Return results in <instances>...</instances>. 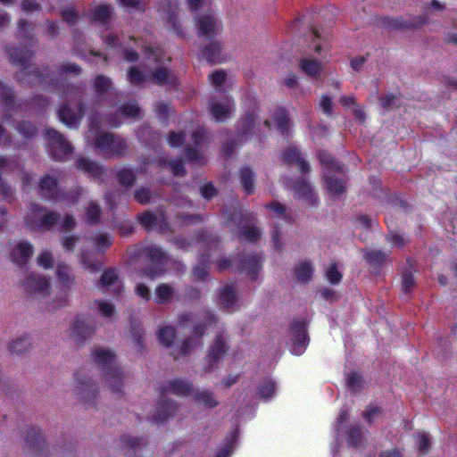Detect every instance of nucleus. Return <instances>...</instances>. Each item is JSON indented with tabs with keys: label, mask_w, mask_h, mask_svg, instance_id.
Segmentation results:
<instances>
[{
	"label": "nucleus",
	"mask_w": 457,
	"mask_h": 457,
	"mask_svg": "<svg viewBox=\"0 0 457 457\" xmlns=\"http://www.w3.org/2000/svg\"><path fill=\"white\" fill-rule=\"evenodd\" d=\"M81 72L82 69L79 64L66 62L59 66V76L50 79L51 85L60 93L61 97L65 99L58 109V116L60 120L70 129L78 128L86 113V105L83 102L85 84L71 83L61 75L72 73L79 76Z\"/></svg>",
	"instance_id": "1"
},
{
	"label": "nucleus",
	"mask_w": 457,
	"mask_h": 457,
	"mask_svg": "<svg viewBox=\"0 0 457 457\" xmlns=\"http://www.w3.org/2000/svg\"><path fill=\"white\" fill-rule=\"evenodd\" d=\"M192 390V383L180 378H174L167 386H161L160 400L157 403L156 411L151 418V421L154 424H162L170 417L175 415L178 411L179 406L176 402L166 398L168 392L177 396H188L191 395Z\"/></svg>",
	"instance_id": "2"
},
{
	"label": "nucleus",
	"mask_w": 457,
	"mask_h": 457,
	"mask_svg": "<svg viewBox=\"0 0 457 457\" xmlns=\"http://www.w3.org/2000/svg\"><path fill=\"white\" fill-rule=\"evenodd\" d=\"M6 52L9 54L10 61L17 66L21 67V71L17 74L19 81H27L35 85H43L47 81L50 77V68L45 67L44 71H39L38 68L28 71L29 62L33 57V51L28 47H6Z\"/></svg>",
	"instance_id": "3"
},
{
	"label": "nucleus",
	"mask_w": 457,
	"mask_h": 457,
	"mask_svg": "<svg viewBox=\"0 0 457 457\" xmlns=\"http://www.w3.org/2000/svg\"><path fill=\"white\" fill-rule=\"evenodd\" d=\"M93 361L103 371L104 381L112 393L119 394L123 387L124 375L120 367L115 364V354L108 349H96L92 352Z\"/></svg>",
	"instance_id": "4"
},
{
	"label": "nucleus",
	"mask_w": 457,
	"mask_h": 457,
	"mask_svg": "<svg viewBox=\"0 0 457 457\" xmlns=\"http://www.w3.org/2000/svg\"><path fill=\"white\" fill-rule=\"evenodd\" d=\"M134 255L145 257V265L140 270L142 277L154 279L165 272L167 255L161 247L154 245L137 246Z\"/></svg>",
	"instance_id": "5"
},
{
	"label": "nucleus",
	"mask_w": 457,
	"mask_h": 457,
	"mask_svg": "<svg viewBox=\"0 0 457 457\" xmlns=\"http://www.w3.org/2000/svg\"><path fill=\"white\" fill-rule=\"evenodd\" d=\"M60 218L57 212L47 210L45 206L32 203L29 212L25 218V224L29 229L33 231L50 230L59 222Z\"/></svg>",
	"instance_id": "6"
},
{
	"label": "nucleus",
	"mask_w": 457,
	"mask_h": 457,
	"mask_svg": "<svg viewBox=\"0 0 457 457\" xmlns=\"http://www.w3.org/2000/svg\"><path fill=\"white\" fill-rule=\"evenodd\" d=\"M95 147L104 155L122 157L127 154L128 144L120 136L111 132H99L96 135Z\"/></svg>",
	"instance_id": "7"
},
{
	"label": "nucleus",
	"mask_w": 457,
	"mask_h": 457,
	"mask_svg": "<svg viewBox=\"0 0 457 457\" xmlns=\"http://www.w3.org/2000/svg\"><path fill=\"white\" fill-rule=\"evenodd\" d=\"M45 136L47 140L49 155L56 162L68 160L73 153V147L64 136L53 128L46 129Z\"/></svg>",
	"instance_id": "8"
},
{
	"label": "nucleus",
	"mask_w": 457,
	"mask_h": 457,
	"mask_svg": "<svg viewBox=\"0 0 457 457\" xmlns=\"http://www.w3.org/2000/svg\"><path fill=\"white\" fill-rule=\"evenodd\" d=\"M228 351V345H227L223 335L220 333L217 334L213 343L210 345L207 355L204 360V372L211 373L218 369L219 362L223 359Z\"/></svg>",
	"instance_id": "9"
},
{
	"label": "nucleus",
	"mask_w": 457,
	"mask_h": 457,
	"mask_svg": "<svg viewBox=\"0 0 457 457\" xmlns=\"http://www.w3.org/2000/svg\"><path fill=\"white\" fill-rule=\"evenodd\" d=\"M237 270L245 272L253 280L257 278L262 268V259L255 253H241L234 257Z\"/></svg>",
	"instance_id": "10"
},
{
	"label": "nucleus",
	"mask_w": 457,
	"mask_h": 457,
	"mask_svg": "<svg viewBox=\"0 0 457 457\" xmlns=\"http://www.w3.org/2000/svg\"><path fill=\"white\" fill-rule=\"evenodd\" d=\"M290 330L293 336L292 353L301 355L310 342L305 320L295 319L290 324Z\"/></svg>",
	"instance_id": "11"
},
{
	"label": "nucleus",
	"mask_w": 457,
	"mask_h": 457,
	"mask_svg": "<svg viewBox=\"0 0 457 457\" xmlns=\"http://www.w3.org/2000/svg\"><path fill=\"white\" fill-rule=\"evenodd\" d=\"M197 36L199 38L213 39L220 32V26L217 18L211 13L199 14L195 17Z\"/></svg>",
	"instance_id": "12"
},
{
	"label": "nucleus",
	"mask_w": 457,
	"mask_h": 457,
	"mask_svg": "<svg viewBox=\"0 0 457 457\" xmlns=\"http://www.w3.org/2000/svg\"><path fill=\"white\" fill-rule=\"evenodd\" d=\"M96 329L95 321L85 316H78L71 326V337L78 345H84Z\"/></svg>",
	"instance_id": "13"
},
{
	"label": "nucleus",
	"mask_w": 457,
	"mask_h": 457,
	"mask_svg": "<svg viewBox=\"0 0 457 457\" xmlns=\"http://www.w3.org/2000/svg\"><path fill=\"white\" fill-rule=\"evenodd\" d=\"M75 379L77 381V387L80 400L85 404H95V401L99 393L98 386L93 383L91 378L85 376L81 371L75 373Z\"/></svg>",
	"instance_id": "14"
},
{
	"label": "nucleus",
	"mask_w": 457,
	"mask_h": 457,
	"mask_svg": "<svg viewBox=\"0 0 457 457\" xmlns=\"http://www.w3.org/2000/svg\"><path fill=\"white\" fill-rule=\"evenodd\" d=\"M234 111L235 104L230 96H226L221 103L213 102L210 106L211 114L218 122H224Z\"/></svg>",
	"instance_id": "15"
},
{
	"label": "nucleus",
	"mask_w": 457,
	"mask_h": 457,
	"mask_svg": "<svg viewBox=\"0 0 457 457\" xmlns=\"http://www.w3.org/2000/svg\"><path fill=\"white\" fill-rule=\"evenodd\" d=\"M282 159L287 164L297 165L303 174H306L311 170L310 164L302 156L300 150L295 146L287 147L282 153Z\"/></svg>",
	"instance_id": "16"
},
{
	"label": "nucleus",
	"mask_w": 457,
	"mask_h": 457,
	"mask_svg": "<svg viewBox=\"0 0 457 457\" xmlns=\"http://www.w3.org/2000/svg\"><path fill=\"white\" fill-rule=\"evenodd\" d=\"M428 22V18L424 15H419L411 21H404L403 18H386L384 21L385 26L394 29H418Z\"/></svg>",
	"instance_id": "17"
},
{
	"label": "nucleus",
	"mask_w": 457,
	"mask_h": 457,
	"mask_svg": "<svg viewBox=\"0 0 457 457\" xmlns=\"http://www.w3.org/2000/svg\"><path fill=\"white\" fill-rule=\"evenodd\" d=\"M257 114L253 112H245L237 121V131L238 137L244 139L255 132Z\"/></svg>",
	"instance_id": "18"
},
{
	"label": "nucleus",
	"mask_w": 457,
	"mask_h": 457,
	"mask_svg": "<svg viewBox=\"0 0 457 457\" xmlns=\"http://www.w3.org/2000/svg\"><path fill=\"white\" fill-rule=\"evenodd\" d=\"M23 287L28 294H45L48 292L50 283L45 277L32 273L23 281Z\"/></svg>",
	"instance_id": "19"
},
{
	"label": "nucleus",
	"mask_w": 457,
	"mask_h": 457,
	"mask_svg": "<svg viewBox=\"0 0 457 457\" xmlns=\"http://www.w3.org/2000/svg\"><path fill=\"white\" fill-rule=\"evenodd\" d=\"M38 187L42 195L48 200L56 201L61 198L58 189V180L49 174H46L40 179Z\"/></svg>",
	"instance_id": "20"
},
{
	"label": "nucleus",
	"mask_w": 457,
	"mask_h": 457,
	"mask_svg": "<svg viewBox=\"0 0 457 457\" xmlns=\"http://www.w3.org/2000/svg\"><path fill=\"white\" fill-rule=\"evenodd\" d=\"M151 81L157 86H177L179 84L177 76L163 66H158L151 71Z\"/></svg>",
	"instance_id": "21"
},
{
	"label": "nucleus",
	"mask_w": 457,
	"mask_h": 457,
	"mask_svg": "<svg viewBox=\"0 0 457 457\" xmlns=\"http://www.w3.org/2000/svg\"><path fill=\"white\" fill-rule=\"evenodd\" d=\"M209 43L201 48L202 57L209 63L221 62L222 44L216 37L207 39Z\"/></svg>",
	"instance_id": "22"
},
{
	"label": "nucleus",
	"mask_w": 457,
	"mask_h": 457,
	"mask_svg": "<svg viewBox=\"0 0 457 457\" xmlns=\"http://www.w3.org/2000/svg\"><path fill=\"white\" fill-rule=\"evenodd\" d=\"M0 103L6 112H17L21 107V104H17L13 87L2 81H0Z\"/></svg>",
	"instance_id": "23"
},
{
	"label": "nucleus",
	"mask_w": 457,
	"mask_h": 457,
	"mask_svg": "<svg viewBox=\"0 0 457 457\" xmlns=\"http://www.w3.org/2000/svg\"><path fill=\"white\" fill-rule=\"evenodd\" d=\"M33 253V246L29 242L19 243L11 253L12 261L19 267L25 266Z\"/></svg>",
	"instance_id": "24"
},
{
	"label": "nucleus",
	"mask_w": 457,
	"mask_h": 457,
	"mask_svg": "<svg viewBox=\"0 0 457 457\" xmlns=\"http://www.w3.org/2000/svg\"><path fill=\"white\" fill-rule=\"evenodd\" d=\"M368 432L361 424H354L345 431V441L353 448L358 449L362 446L365 434Z\"/></svg>",
	"instance_id": "25"
},
{
	"label": "nucleus",
	"mask_w": 457,
	"mask_h": 457,
	"mask_svg": "<svg viewBox=\"0 0 457 457\" xmlns=\"http://www.w3.org/2000/svg\"><path fill=\"white\" fill-rule=\"evenodd\" d=\"M77 169L94 179H101L104 174V169L102 165L86 157H79L77 160Z\"/></svg>",
	"instance_id": "26"
},
{
	"label": "nucleus",
	"mask_w": 457,
	"mask_h": 457,
	"mask_svg": "<svg viewBox=\"0 0 457 457\" xmlns=\"http://www.w3.org/2000/svg\"><path fill=\"white\" fill-rule=\"evenodd\" d=\"M294 189L296 197L304 199L311 205L317 204L318 198L313 193L311 185L304 179H297L295 182Z\"/></svg>",
	"instance_id": "27"
},
{
	"label": "nucleus",
	"mask_w": 457,
	"mask_h": 457,
	"mask_svg": "<svg viewBox=\"0 0 457 457\" xmlns=\"http://www.w3.org/2000/svg\"><path fill=\"white\" fill-rule=\"evenodd\" d=\"M25 442L29 450L41 452L46 445V440L42 436L41 430L36 428H29L27 430Z\"/></svg>",
	"instance_id": "28"
},
{
	"label": "nucleus",
	"mask_w": 457,
	"mask_h": 457,
	"mask_svg": "<svg viewBox=\"0 0 457 457\" xmlns=\"http://www.w3.org/2000/svg\"><path fill=\"white\" fill-rule=\"evenodd\" d=\"M217 316L209 310L203 312V319L192 328V333L198 338H202L208 327L217 323Z\"/></svg>",
	"instance_id": "29"
},
{
	"label": "nucleus",
	"mask_w": 457,
	"mask_h": 457,
	"mask_svg": "<svg viewBox=\"0 0 457 457\" xmlns=\"http://www.w3.org/2000/svg\"><path fill=\"white\" fill-rule=\"evenodd\" d=\"M219 298L222 307L228 312H231L236 310L235 306L237 303V296L235 287L233 286L228 285L220 289Z\"/></svg>",
	"instance_id": "30"
},
{
	"label": "nucleus",
	"mask_w": 457,
	"mask_h": 457,
	"mask_svg": "<svg viewBox=\"0 0 457 457\" xmlns=\"http://www.w3.org/2000/svg\"><path fill=\"white\" fill-rule=\"evenodd\" d=\"M120 443L122 447L136 455L138 452H141L143 447L147 445V441L144 437L130 436L124 435L120 437Z\"/></svg>",
	"instance_id": "31"
},
{
	"label": "nucleus",
	"mask_w": 457,
	"mask_h": 457,
	"mask_svg": "<svg viewBox=\"0 0 457 457\" xmlns=\"http://www.w3.org/2000/svg\"><path fill=\"white\" fill-rule=\"evenodd\" d=\"M272 118L276 122L277 128L283 136L289 133V117L288 112L284 107H277L273 112Z\"/></svg>",
	"instance_id": "32"
},
{
	"label": "nucleus",
	"mask_w": 457,
	"mask_h": 457,
	"mask_svg": "<svg viewBox=\"0 0 457 457\" xmlns=\"http://www.w3.org/2000/svg\"><path fill=\"white\" fill-rule=\"evenodd\" d=\"M92 86L96 94L102 96L112 89L113 83L108 76L98 74L93 79Z\"/></svg>",
	"instance_id": "33"
},
{
	"label": "nucleus",
	"mask_w": 457,
	"mask_h": 457,
	"mask_svg": "<svg viewBox=\"0 0 457 457\" xmlns=\"http://www.w3.org/2000/svg\"><path fill=\"white\" fill-rule=\"evenodd\" d=\"M388 254L381 250H367L364 253V260L370 266L380 269L386 263Z\"/></svg>",
	"instance_id": "34"
},
{
	"label": "nucleus",
	"mask_w": 457,
	"mask_h": 457,
	"mask_svg": "<svg viewBox=\"0 0 457 457\" xmlns=\"http://www.w3.org/2000/svg\"><path fill=\"white\" fill-rule=\"evenodd\" d=\"M210 256L209 251L200 253L198 264L193 269V275L197 280L203 281L206 279L210 266Z\"/></svg>",
	"instance_id": "35"
},
{
	"label": "nucleus",
	"mask_w": 457,
	"mask_h": 457,
	"mask_svg": "<svg viewBox=\"0 0 457 457\" xmlns=\"http://www.w3.org/2000/svg\"><path fill=\"white\" fill-rule=\"evenodd\" d=\"M56 275L62 287L70 289L74 283V277L71 274V268L65 262H58Z\"/></svg>",
	"instance_id": "36"
},
{
	"label": "nucleus",
	"mask_w": 457,
	"mask_h": 457,
	"mask_svg": "<svg viewBox=\"0 0 457 457\" xmlns=\"http://www.w3.org/2000/svg\"><path fill=\"white\" fill-rule=\"evenodd\" d=\"M239 179L245 194H253L255 176L253 170L247 166L243 167L239 172Z\"/></svg>",
	"instance_id": "37"
},
{
	"label": "nucleus",
	"mask_w": 457,
	"mask_h": 457,
	"mask_svg": "<svg viewBox=\"0 0 457 457\" xmlns=\"http://www.w3.org/2000/svg\"><path fill=\"white\" fill-rule=\"evenodd\" d=\"M102 215L101 206L94 202L90 201L85 212V221L89 226H96L100 222Z\"/></svg>",
	"instance_id": "38"
},
{
	"label": "nucleus",
	"mask_w": 457,
	"mask_h": 457,
	"mask_svg": "<svg viewBox=\"0 0 457 457\" xmlns=\"http://www.w3.org/2000/svg\"><path fill=\"white\" fill-rule=\"evenodd\" d=\"M326 187L333 196L340 195L345 192V181L333 175L326 176Z\"/></svg>",
	"instance_id": "39"
},
{
	"label": "nucleus",
	"mask_w": 457,
	"mask_h": 457,
	"mask_svg": "<svg viewBox=\"0 0 457 457\" xmlns=\"http://www.w3.org/2000/svg\"><path fill=\"white\" fill-rule=\"evenodd\" d=\"M299 68L303 72L312 78L318 77L322 69L319 61L309 58L301 59Z\"/></svg>",
	"instance_id": "40"
},
{
	"label": "nucleus",
	"mask_w": 457,
	"mask_h": 457,
	"mask_svg": "<svg viewBox=\"0 0 457 457\" xmlns=\"http://www.w3.org/2000/svg\"><path fill=\"white\" fill-rule=\"evenodd\" d=\"M313 274V269L309 262H302L295 267V275L296 279L307 284L311 281Z\"/></svg>",
	"instance_id": "41"
},
{
	"label": "nucleus",
	"mask_w": 457,
	"mask_h": 457,
	"mask_svg": "<svg viewBox=\"0 0 457 457\" xmlns=\"http://www.w3.org/2000/svg\"><path fill=\"white\" fill-rule=\"evenodd\" d=\"M318 158L322 165L325 166L326 169L336 170L339 173L344 172L345 165L337 161L331 154L325 151H320L318 154Z\"/></svg>",
	"instance_id": "42"
},
{
	"label": "nucleus",
	"mask_w": 457,
	"mask_h": 457,
	"mask_svg": "<svg viewBox=\"0 0 457 457\" xmlns=\"http://www.w3.org/2000/svg\"><path fill=\"white\" fill-rule=\"evenodd\" d=\"M155 302L158 304L170 303L174 296V288L165 283L159 284L155 288Z\"/></svg>",
	"instance_id": "43"
},
{
	"label": "nucleus",
	"mask_w": 457,
	"mask_h": 457,
	"mask_svg": "<svg viewBox=\"0 0 457 457\" xmlns=\"http://www.w3.org/2000/svg\"><path fill=\"white\" fill-rule=\"evenodd\" d=\"M112 16V8L107 4H101L92 12V21L103 25L109 23Z\"/></svg>",
	"instance_id": "44"
},
{
	"label": "nucleus",
	"mask_w": 457,
	"mask_h": 457,
	"mask_svg": "<svg viewBox=\"0 0 457 457\" xmlns=\"http://www.w3.org/2000/svg\"><path fill=\"white\" fill-rule=\"evenodd\" d=\"M80 260L83 267L91 273L97 272L102 266V262L95 259V253L92 252L81 251Z\"/></svg>",
	"instance_id": "45"
},
{
	"label": "nucleus",
	"mask_w": 457,
	"mask_h": 457,
	"mask_svg": "<svg viewBox=\"0 0 457 457\" xmlns=\"http://www.w3.org/2000/svg\"><path fill=\"white\" fill-rule=\"evenodd\" d=\"M308 39L311 41V44L308 45V50H305V54L312 55L311 50L313 49L314 53L318 55H321L324 52V47L321 44V37L317 29H313L308 35Z\"/></svg>",
	"instance_id": "46"
},
{
	"label": "nucleus",
	"mask_w": 457,
	"mask_h": 457,
	"mask_svg": "<svg viewBox=\"0 0 457 457\" xmlns=\"http://www.w3.org/2000/svg\"><path fill=\"white\" fill-rule=\"evenodd\" d=\"M119 184L124 187H131L137 179V175L131 168H122L116 174Z\"/></svg>",
	"instance_id": "47"
},
{
	"label": "nucleus",
	"mask_w": 457,
	"mask_h": 457,
	"mask_svg": "<svg viewBox=\"0 0 457 457\" xmlns=\"http://www.w3.org/2000/svg\"><path fill=\"white\" fill-rule=\"evenodd\" d=\"M16 129L18 133L27 140L36 137L38 132L37 126L29 120L18 122Z\"/></svg>",
	"instance_id": "48"
},
{
	"label": "nucleus",
	"mask_w": 457,
	"mask_h": 457,
	"mask_svg": "<svg viewBox=\"0 0 457 457\" xmlns=\"http://www.w3.org/2000/svg\"><path fill=\"white\" fill-rule=\"evenodd\" d=\"M157 337L162 345L165 347H170L172 345L175 337H176V330L171 326H164L161 328L157 333Z\"/></svg>",
	"instance_id": "49"
},
{
	"label": "nucleus",
	"mask_w": 457,
	"mask_h": 457,
	"mask_svg": "<svg viewBox=\"0 0 457 457\" xmlns=\"http://www.w3.org/2000/svg\"><path fill=\"white\" fill-rule=\"evenodd\" d=\"M17 38L24 39L28 41L29 46H32L34 36L32 34V29L30 23L24 19H20L18 21L17 28Z\"/></svg>",
	"instance_id": "50"
},
{
	"label": "nucleus",
	"mask_w": 457,
	"mask_h": 457,
	"mask_svg": "<svg viewBox=\"0 0 457 457\" xmlns=\"http://www.w3.org/2000/svg\"><path fill=\"white\" fill-rule=\"evenodd\" d=\"M261 237L260 230L255 227L244 226L240 228L238 238L240 241H247L250 243L256 242Z\"/></svg>",
	"instance_id": "51"
},
{
	"label": "nucleus",
	"mask_w": 457,
	"mask_h": 457,
	"mask_svg": "<svg viewBox=\"0 0 457 457\" xmlns=\"http://www.w3.org/2000/svg\"><path fill=\"white\" fill-rule=\"evenodd\" d=\"M127 77L132 86H140L147 80V76L137 66H131L129 69Z\"/></svg>",
	"instance_id": "52"
},
{
	"label": "nucleus",
	"mask_w": 457,
	"mask_h": 457,
	"mask_svg": "<svg viewBox=\"0 0 457 457\" xmlns=\"http://www.w3.org/2000/svg\"><path fill=\"white\" fill-rule=\"evenodd\" d=\"M160 165H166L168 164L171 170L172 174L175 177H184L187 173V170L185 169V165L182 160H171V161H166L164 159H160L159 161Z\"/></svg>",
	"instance_id": "53"
},
{
	"label": "nucleus",
	"mask_w": 457,
	"mask_h": 457,
	"mask_svg": "<svg viewBox=\"0 0 457 457\" xmlns=\"http://www.w3.org/2000/svg\"><path fill=\"white\" fill-rule=\"evenodd\" d=\"M119 280L118 271L115 268H109L104 270L101 279L100 287H107L114 285Z\"/></svg>",
	"instance_id": "54"
},
{
	"label": "nucleus",
	"mask_w": 457,
	"mask_h": 457,
	"mask_svg": "<svg viewBox=\"0 0 457 457\" xmlns=\"http://www.w3.org/2000/svg\"><path fill=\"white\" fill-rule=\"evenodd\" d=\"M415 285V279L414 276L411 270L405 269L403 270L402 273V281H401V287L402 291L405 295H409L411 293L413 287Z\"/></svg>",
	"instance_id": "55"
},
{
	"label": "nucleus",
	"mask_w": 457,
	"mask_h": 457,
	"mask_svg": "<svg viewBox=\"0 0 457 457\" xmlns=\"http://www.w3.org/2000/svg\"><path fill=\"white\" fill-rule=\"evenodd\" d=\"M276 385L271 379L264 380L258 388V395L261 398L268 400L275 394Z\"/></svg>",
	"instance_id": "56"
},
{
	"label": "nucleus",
	"mask_w": 457,
	"mask_h": 457,
	"mask_svg": "<svg viewBox=\"0 0 457 457\" xmlns=\"http://www.w3.org/2000/svg\"><path fill=\"white\" fill-rule=\"evenodd\" d=\"M30 345V341L28 337H21L17 340L12 342L8 348L12 353H25Z\"/></svg>",
	"instance_id": "57"
},
{
	"label": "nucleus",
	"mask_w": 457,
	"mask_h": 457,
	"mask_svg": "<svg viewBox=\"0 0 457 457\" xmlns=\"http://www.w3.org/2000/svg\"><path fill=\"white\" fill-rule=\"evenodd\" d=\"M195 399L208 408H215L219 404L218 401L213 396V393L209 390H204L197 393L195 395Z\"/></svg>",
	"instance_id": "58"
},
{
	"label": "nucleus",
	"mask_w": 457,
	"mask_h": 457,
	"mask_svg": "<svg viewBox=\"0 0 457 457\" xmlns=\"http://www.w3.org/2000/svg\"><path fill=\"white\" fill-rule=\"evenodd\" d=\"M265 208L276 213L277 215H282L287 223H292L294 221L292 217L286 213V205L278 201L270 202V204L265 205Z\"/></svg>",
	"instance_id": "59"
},
{
	"label": "nucleus",
	"mask_w": 457,
	"mask_h": 457,
	"mask_svg": "<svg viewBox=\"0 0 457 457\" xmlns=\"http://www.w3.org/2000/svg\"><path fill=\"white\" fill-rule=\"evenodd\" d=\"M195 239L198 243H206L208 249L218 248L220 243L217 237H212L204 230L198 231L195 234Z\"/></svg>",
	"instance_id": "60"
},
{
	"label": "nucleus",
	"mask_w": 457,
	"mask_h": 457,
	"mask_svg": "<svg viewBox=\"0 0 457 457\" xmlns=\"http://www.w3.org/2000/svg\"><path fill=\"white\" fill-rule=\"evenodd\" d=\"M347 386L353 393H359L363 388L362 376L357 372H352L347 378Z\"/></svg>",
	"instance_id": "61"
},
{
	"label": "nucleus",
	"mask_w": 457,
	"mask_h": 457,
	"mask_svg": "<svg viewBox=\"0 0 457 457\" xmlns=\"http://www.w3.org/2000/svg\"><path fill=\"white\" fill-rule=\"evenodd\" d=\"M158 218L152 212H145L139 216L140 224L147 230L153 229L157 225Z\"/></svg>",
	"instance_id": "62"
},
{
	"label": "nucleus",
	"mask_w": 457,
	"mask_h": 457,
	"mask_svg": "<svg viewBox=\"0 0 457 457\" xmlns=\"http://www.w3.org/2000/svg\"><path fill=\"white\" fill-rule=\"evenodd\" d=\"M120 113L128 118H137L140 116V108L136 102L125 104L120 108Z\"/></svg>",
	"instance_id": "63"
},
{
	"label": "nucleus",
	"mask_w": 457,
	"mask_h": 457,
	"mask_svg": "<svg viewBox=\"0 0 457 457\" xmlns=\"http://www.w3.org/2000/svg\"><path fill=\"white\" fill-rule=\"evenodd\" d=\"M152 192L149 187H142L134 192V199L140 204L150 203Z\"/></svg>",
	"instance_id": "64"
}]
</instances>
